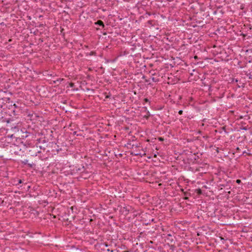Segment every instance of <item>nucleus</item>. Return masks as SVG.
Wrapping results in <instances>:
<instances>
[{"label": "nucleus", "mask_w": 252, "mask_h": 252, "mask_svg": "<svg viewBox=\"0 0 252 252\" xmlns=\"http://www.w3.org/2000/svg\"><path fill=\"white\" fill-rule=\"evenodd\" d=\"M94 24L96 25H98V26H101V27H102V28L104 27V24L103 21L100 20L97 21L96 22L94 23Z\"/></svg>", "instance_id": "nucleus-3"}, {"label": "nucleus", "mask_w": 252, "mask_h": 252, "mask_svg": "<svg viewBox=\"0 0 252 252\" xmlns=\"http://www.w3.org/2000/svg\"><path fill=\"white\" fill-rule=\"evenodd\" d=\"M22 183V181L21 180H19L18 181V183H19V184H21Z\"/></svg>", "instance_id": "nucleus-14"}, {"label": "nucleus", "mask_w": 252, "mask_h": 252, "mask_svg": "<svg viewBox=\"0 0 252 252\" xmlns=\"http://www.w3.org/2000/svg\"><path fill=\"white\" fill-rule=\"evenodd\" d=\"M10 99L8 97L0 98V108L4 109L5 108L9 107L8 104L10 103Z\"/></svg>", "instance_id": "nucleus-1"}, {"label": "nucleus", "mask_w": 252, "mask_h": 252, "mask_svg": "<svg viewBox=\"0 0 252 252\" xmlns=\"http://www.w3.org/2000/svg\"><path fill=\"white\" fill-rule=\"evenodd\" d=\"M144 101L145 102H149L150 103L149 100L147 98H144Z\"/></svg>", "instance_id": "nucleus-9"}, {"label": "nucleus", "mask_w": 252, "mask_h": 252, "mask_svg": "<svg viewBox=\"0 0 252 252\" xmlns=\"http://www.w3.org/2000/svg\"><path fill=\"white\" fill-rule=\"evenodd\" d=\"M236 182L237 184H240V183H241V180H240V179H237V180L236 181Z\"/></svg>", "instance_id": "nucleus-10"}, {"label": "nucleus", "mask_w": 252, "mask_h": 252, "mask_svg": "<svg viewBox=\"0 0 252 252\" xmlns=\"http://www.w3.org/2000/svg\"><path fill=\"white\" fill-rule=\"evenodd\" d=\"M233 81H234V82L235 81V82H238V80L237 79H234V80H233Z\"/></svg>", "instance_id": "nucleus-17"}, {"label": "nucleus", "mask_w": 252, "mask_h": 252, "mask_svg": "<svg viewBox=\"0 0 252 252\" xmlns=\"http://www.w3.org/2000/svg\"><path fill=\"white\" fill-rule=\"evenodd\" d=\"M148 23L150 24V25H152V23H153V21L152 20H149L148 21Z\"/></svg>", "instance_id": "nucleus-12"}, {"label": "nucleus", "mask_w": 252, "mask_h": 252, "mask_svg": "<svg viewBox=\"0 0 252 252\" xmlns=\"http://www.w3.org/2000/svg\"><path fill=\"white\" fill-rule=\"evenodd\" d=\"M189 199V198H188V197H185V199H186V200H187V199Z\"/></svg>", "instance_id": "nucleus-20"}, {"label": "nucleus", "mask_w": 252, "mask_h": 252, "mask_svg": "<svg viewBox=\"0 0 252 252\" xmlns=\"http://www.w3.org/2000/svg\"><path fill=\"white\" fill-rule=\"evenodd\" d=\"M128 252V251H125V252Z\"/></svg>", "instance_id": "nucleus-22"}, {"label": "nucleus", "mask_w": 252, "mask_h": 252, "mask_svg": "<svg viewBox=\"0 0 252 252\" xmlns=\"http://www.w3.org/2000/svg\"><path fill=\"white\" fill-rule=\"evenodd\" d=\"M242 86H243V85H240V84H238V87L239 88H240V87H242Z\"/></svg>", "instance_id": "nucleus-19"}, {"label": "nucleus", "mask_w": 252, "mask_h": 252, "mask_svg": "<svg viewBox=\"0 0 252 252\" xmlns=\"http://www.w3.org/2000/svg\"><path fill=\"white\" fill-rule=\"evenodd\" d=\"M110 95H106V96H105V98H110Z\"/></svg>", "instance_id": "nucleus-13"}, {"label": "nucleus", "mask_w": 252, "mask_h": 252, "mask_svg": "<svg viewBox=\"0 0 252 252\" xmlns=\"http://www.w3.org/2000/svg\"><path fill=\"white\" fill-rule=\"evenodd\" d=\"M63 80V79L59 78V79H57L56 80L53 81V83L54 84H57V83H59V84H60L61 83V82Z\"/></svg>", "instance_id": "nucleus-6"}, {"label": "nucleus", "mask_w": 252, "mask_h": 252, "mask_svg": "<svg viewBox=\"0 0 252 252\" xmlns=\"http://www.w3.org/2000/svg\"><path fill=\"white\" fill-rule=\"evenodd\" d=\"M107 251L110 252H114L113 250H110V249H108Z\"/></svg>", "instance_id": "nucleus-15"}, {"label": "nucleus", "mask_w": 252, "mask_h": 252, "mask_svg": "<svg viewBox=\"0 0 252 252\" xmlns=\"http://www.w3.org/2000/svg\"><path fill=\"white\" fill-rule=\"evenodd\" d=\"M158 140L159 141H164V138H162V137H159L158 138Z\"/></svg>", "instance_id": "nucleus-8"}, {"label": "nucleus", "mask_w": 252, "mask_h": 252, "mask_svg": "<svg viewBox=\"0 0 252 252\" xmlns=\"http://www.w3.org/2000/svg\"><path fill=\"white\" fill-rule=\"evenodd\" d=\"M183 111L182 110H179L178 112V113L180 115H182L183 114Z\"/></svg>", "instance_id": "nucleus-11"}, {"label": "nucleus", "mask_w": 252, "mask_h": 252, "mask_svg": "<svg viewBox=\"0 0 252 252\" xmlns=\"http://www.w3.org/2000/svg\"><path fill=\"white\" fill-rule=\"evenodd\" d=\"M12 113L13 114V115H14V116L18 115L19 112L20 111H19L18 110L15 109H12Z\"/></svg>", "instance_id": "nucleus-5"}, {"label": "nucleus", "mask_w": 252, "mask_h": 252, "mask_svg": "<svg viewBox=\"0 0 252 252\" xmlns=\"http://www.w3.org/2000/svg\"><path fill=\"white\" fill-rule=\"evenodd\" d=\"M21 163L24 164V165L28 164V165L31 168H33L35 166V164L33 163H28V159H24V160H21Z\"/></svg>", "instance_id": "nucleus-2"}, {"label": "nucleus", "mask_w": 252, "mask_h": 252, "mask_svg": "<svg viewBox=\"0 0 252 252\" xmlns=\"http://www.w3.org/2000/svg\"><path fill=\"white\" fill-rule=\"evenodd\" d=\"M7 123H9V120H7Z\"/></svg>", "instance_id": "nucleus-21"}, {"label": "nucleus", "mask_w": 252, "mask_h": 252, "mask_svg": "<svg viewBox=\"0 0 252 252\" xmlns=\"http://www.w3.org/2000/svg\"><path fill=\"white\" fill-rule=\"evenodd\" d=\"M168 238H167V240H169L170 241V242L172 243L174 241V239L171 234H168Z\"/></svg>", "instance_id": "nucleus-7"}, {"label": "nucleus", "mask_w": 252, "mask_h": 252, "mask_svg": "<svg viewBox=\"0 0 252 252\" xmlns=\"http://www.w3.org/2000/svg\"><path fill=\"white\" fill-rule=\"evenodd\" d=\"M242 129L243 130H246L247 129L246 127H244L242 128Z\"/></svg>", "instance_id": "nucleus-16"}, {"label": "nucleus", "mask_w": 252, "mask_h": 252, "mask_svg": "<svg viewBox=\"0 0 252 252\" xmlns=\"http://www.w3.org/2000/svg\"><path fill=\"white\" fill-rule=\"evenodd\" d=\"M70 87H72L74 86V84H73V83H70Z\"/></svg>", "instance_id": "nucleus-18"}, {"label": "nucleus", "mask_w": 252, "mask_h": 252, "mask_svg": "<svg viewBox=\"0 0 252 252\" xmlns=\"http://www.w3.org/2000/svg\"><path fill=\"white\" fill-rule=\"evenodd\" d=\"M10 106H11V109H17L19 111H20L21 110V109L17 105H16L15 103H14L13 105H12V102H11V104L10 105H9Z\"/></svg>", "instance_id": "nucleus-4"}]
</instances>
